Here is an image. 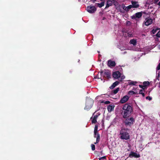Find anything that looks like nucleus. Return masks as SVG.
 <instances>
[{
  "mask_svg": "<svg viewBox=\"0 0 160 160\" xmlns=\"http://www.w3.org/2000/svg\"><path fill=\"white\" fill-rule=\"evenodd\" d=\"M95 78H98V79L99 78L98 77H98L97 76H96L95 77Z\"/></svg>",
  "mask_w": 160,
  "mask_h": 160,
  "instance_id": "09e8293b",
  "label": "nucleus"
},
{
  "mask_svg": "<svg viewBox=\"0 0 160 160\" xmlns=\"http://www.w3.org/2000/svg\"><path fill=\"white\" fill-rule=\"evenodd\" d=\"M99 160H102V159H100V158H99Z\"/></svg>",
  "mask_w": 160,
  "mask_h": 160,
  "instance_id": "864d4df0",
  "label": "nucleus"
},
{
  "mask_svg": "<svg viewBox=\"0 0 160 160\" xmlns=\"http://www.w3.org/2000/svg\"><path fill=\"white\" fill-rule=\"evenodd\" d=\"M120 78V81H122V80H123L125 78V77L123 75H122V76H121Z\"/></svg>",
  "mask_w": 160,
  "mask_h": 160,
  "instance_id": "7c9ffc66",
  "label": "nucleus"
},
{
  "mask_svg": "<svg viewBox=\"0 0 160 160\" xmlns=\"http://www.w3.org/2000/svg\"><path fill=\"white\" fill-rule=\"evenodd\" d=\"M132 8V6L131 5H129L127 7H126V8H125V11L128 12L129 10Z\"/></svg>",
  "mask_w": 160,
  "mask_h": 160,
  "instance_id": "5701e85b",
  "label": "nucleus"
},
{
  "mask_svg": "<svg viewBox=\"0 0 160 160\" xmlns=\"http://www.w3.org/2000/svg\"><path fill=\"white\" fill-rule=\"evenodd\" d=\"M107 3H108L109 5L111 6L113 4V2L112 1L110 0H108L107 1Z\"/></svg>",
  "mask_w": 160,
  "mask_h": 160,
  "instance_id": "393cba45",
  "label": "nucleus"
},
{
  "mask_svg": "<svg viewBox=\"0 0 160 160\" xmlns=\"http://www.w3.org/2000/svg\"><path fill=\"white\" fill-rule=\"evenodd\" d=\"M97 122V121L96 119L93 118V119L92 121V123H95Z\"/></svg>",
  "mask_w": 160,
  "mask_h": 160,
  "instance_id": "c756f323",
  "label": "nucleus"
},
{
  "mask_svg": "<svg viewBox=\"0 0 160 160\" xmlns=\"http://www.w3.org/2000/svg\"><path fill=\"white\" fill-rule=\"evenodd\" d=\"M110 6V5H109V4H108V3H107V4L105 9L108 8Z\"/></svg>",
  "mask_w": 160,
  "mask_h": 160,
  "instance_id": "4c0bfd02",
  "label": "nucleus"
},
{
  "mask_svg": "<svg viewBox=\"0 0 160 160\" xmlns=\"http://www.w3.org/2000/svg\"><path fill=\"white\" fill-rule=\"evenodd\" d=\"M129 156L131 158L134 157L136 158H138L140 157L139 154H138L136 152H132L129 155Z\"/></svg>",
  "mask_w": 160,
  "mask_h": 160,
  "instance_id": "1a4fd4ad",
  "label": "nucleus"
},
{
  "mask_svg": "<svg viewBox=\"0 0 160 160\" xmlns=\"http://www.w3.org/2000/svg\"><path fill=\"white\" fill-rule=\"evenodd\" d=\"M158 30V28H156L155 29H153L151 31L152 33L153 34H154L157 32V30Z\"/></svg>",
  "mask_w": 160,
  "mask_h": 160,
  "instance_id": "a878e982",
  "label": "nucleus"
},
{
  "mask_svg": "<svg viewBox=\"0 0 160 160\" xmlns=\"http://www.w3.org/2000/svg\"><path fill=\"white\" fill-rule=\"evenodd\" d=\"M139 86L140 88H142V89L145 90V89L146 88V87H145L143 85H139Z\"/></svg>",
  "mask_w": 160,
  "mask_h": 160,
  "instance_id": "c85d7f7f",
  "label": "nucleus"
},
{
  "mask_svg": "<svg viewBox=\"0 0 160 160\" xmlns=\"http://www.w3.org/2000/svg\"><path fill=\"white\" fill-rule=\"evenodd\" d=\"M116 9L118 12H120L121 13H125L124 10H122V8L121 6L119 4L118 5L116 8Z\"/></svg>",
  "mask_w": 160,
  "mask_h": 160,
  "instance_id": "f8f14e48",
  "label": "nucleus"
},
{
  "mask_svg": "<svg viewBox=\"0 0 160 160\" xmlns=\"http://www.w3.org/2000/svg\"><path fill=\"white\" fill-rule=\"evenodd\" d=\"M122 8V10H124V11H125V8H126V7L125 6L124 4H122V5H121Z\"/></svg>",
  "mask_w": 160,
  "mask_h": 160,
  "instance_id": "bb28decb",
  "label": "nucleus"
},
{
  "mask_svg": "<svg viewBox=\"0 0 160 160\" xmlns=\"http://www.w3.org/2000/svg\"><path fill=\"white\" fill-rule=\"evenodd\" d=\"M143 84L144 86L147 88V87L149 86L150 83V82L148 81H145L143 82Z\"/></svg>",
  "mask_w": 160,
  "mask_h": 160,
  "instance_id": "a211bd4d",
  "label": "nucleus"
},
{
  "mask_svg": "<svg viewBox=\"0 0 160 160\" xmlns=\"http://www.w3.org/2000/svg\"><path fill=\"white\" fill-rule=\"evenodd\" d=\"M105 2H102L101 3H97V4L99 8H101L102 6H104V5Z\"/></svg>",
  "mask_w": 160,
  "mask_h": 160,
  "instance_id": "4be33fe9",
  "label": "nucleus"
},
{
  "mask_svg": "<svg viewBox=\"0 0 160 160\" xmlns=\"http://www.w3.org/2000/svg\"><path fill=\"white\" fill-rule=\"evenodd\" d=\"M157 69L159 70L160 69V63H159L157 67Z\"/></svg>",
  "mask_w": 160,
  "mask_h": 160,
  "instance_id": "f704fd0d",
  "label": "nucleus"
},
{
  "mask_svg": "<svg viewBox=\"0 0 160 160\" xmlns=\"http://www.w3.org/2000/svg\"><path fill=\"white\" fill-rule=\"evenodd\" d=\"M129 92V93H132L133 94H138V93L137 92H135L133 91H130Z\"/></svg>",
  "mask_w": 160,
  "mask_h": 160,
  "instance_id": "473e14b6",
  "label": "nucleus"
},
{
  "mask_svg": "<svg viewBox=\"0 0 160 160\" xmlns=\"http://www.w3.org/2000/svg\"><path fill=\"white\" fill-rule=\"evenodd\" d=\"M128 130V128H121L120 132L121 139L128 140L130 138L129 134L127 132Z\"/></svg>",
  "mask_w": 160,
  "mask_h": 160,
  "instance_id": "f03ea898",
  "label": "nucleus"
},
{
  "mask_svg": "<svg viewBox=\"0 0 160 160\" xmlns=\"http://www.w3.org/2000/svg\"><path fill=\"white\" fill-rule=\"evenodd\" d=\"M158 4L159 5V6H160V1L158 3Z\"/></svg>",
  "mask_w": 160,
  "mask_h": 160,
  "instance_id": "37998d69",
  "label": "nucleus"
},
{
  "mask_svg": "<svg viewBox=\"0 0 160 160\" xmlns=\"http://www.w3.org/2000/svg\"><path fill=\"white\" fill-rule=\"evenodd\" d=\"M134 121V118L132 117L127 118L124 122V123L126 126H130L132 124Z\"/></svg>",
  "mask_w": 160,
  "mask_h": 160,
  "instance_id": "7ed1b4c3",
  "label": "nucleus"
},
{
  "mask_svg": "<svg viewBox=\"0 0 160 160\" xmlns=\"http://www.w3.org/2000/svg\"><path fill=\"white\" fill-rule=\"evenodd\" d=\"M92 107V105H89L88 103H87L84 108V109L88 111Z\"/></svg>",
  "mask_w": 160,
  "mask_h": 160,
  "instance_id": "2eb2a0df",
  "label": "nucleus"
},
{
  "mask_svg": "<svg viewBox=\"0 0 160 160\" xmlns=\"http://www.w3.org/2000/svg\"><path fill=\"white\" fill-rule=\"evenodd\" d=\"M132 112V107L129 104H125L123 106L121 114L123 118H126L131 115Z\"/></svg>",
  "mask_w": 160,
  "mask_h": 160,
  "instance_id": "f257e3e1",
  "label": "nucleus"
},
{
  "mask_svg": "<svg viewBox=\"0 0 160 160\" xmlns=\"http://www.w3.org/2000/svg\"><path fill=\"white\" fill-rule=\"evenodd\" d=\"M138 94H142V97H144L145 96V94L144 92H142V93H138Z\"/></svg>",
  "mask_w": 160,
  "mask_h": 160,
  "instance_id": "e433bc0d",
  "label": "nucleus"
},
{
  "mask_svg": "<svg viewBox=\"0 0 160 160\" xmlns=\"http://www.w3.org/2000/svg\"><path fill=\"white\" fill-rule=\"evenodd\" d=\"M158 48L160 49V44L158 45Z\"/></svg>",
  "mask_w": 160,
  "mask_h": 160,
  "instance_id": "3c124183",
  "label": "nucleus"
},
{
  "mask_svg": "<svg viewBox=\"0 0 160 160\" xmlns=\"http://www.w3.org/2000/svg\"><path fill=\"white\" fill-rule=\"evenodd\" d=\"M97 10L96 8L94 6L89 5L87 7V10L89 13H94Z\"/></svg>",
  "mask_w": 160,
  "mask_h": 160,
  "instance_id": "39448f33",
  "label": "nucleus"
},
{
  "mask_svg": "<svg viewBox=\"0 0 160 160\" xmlns=\"http://www.w3.org/2000/svg\"><path fill=\"white\" fill-rule=\"evenodd\" d=\"M128 23H130V22L129 21H128L127 22V24H128Z\"/></svg>",
  "mask_w": 160,
  "mask_h": 160,
  "instance_id": "c03bdc74",
  "label": "nucleus"
},
{
  "mask_svg": "<svg viewBox=\"0 0 160 160\" xmlns=\"http://www.w3.org/2000/svg\"><path fill=\"white\" fill-rule=\"evenodd\" d=\"M112 75L114 78L118 79L120 77L121 74L120 72L117 71L113 72L112 73Z\"/></svg>",
  "mask_w": 160,
  "mask_h": 160,
  "instance_id": "423d86ee",
  "label": "nucleus"
},
{
  "mask_svg": "<svg viewBox=\"0 0 160 160\" xmlns=\"http://www.w3.org/2000/svg\"><path fill=\"white\" fill-rule=\"evenodd\" d=\"M108 66L109 67H114L116 65V62L114 61H112L111 60L108 61Z\"/></svg>",
  "mask_w": 160,
  "mask_h": 160,
  "instance_id": "9b49d317",
  "label": "nucleus"
},
{
  "mask_svg": "<svg viewBox=\"0 0 160 160\" xmlns=\"http://www.w3.org/2000/svg\"><path fill=\"white\" fill-rule=\"evenodd\" d=\"M94 1H93V2H94L95 1H96V0H94Z\"/></svg>",
  "mask_w": 160,
  "mask_h": 160,
  "instance_id": "603ef678",
  "label": "nucleus"
},
{
  "mask_svg": "<svg viewBox=\"0 0 160 160\" xmlns=\"http://www.w3.org/2000/svg\"><path fill=\"white\" fill-rule=\"evenodd\" d=\"M110 102L109 101H105V102H104V103L106 104H109L110 103Z\"/></svg>",
  "mask_w": 160,
  "mask_h": 160,
  "instance_id": "c9c22d12",
  "label": "nucleus"
},
{
  "mask_svg": "<svg viewBox=\"0 0 160 160\" xmlns=\"http://www.w3.org/2000/svg\"><path fill=\"white\" fill-rule=\"evenodd\" d=\"M131 3L132 5V8H137L139 7V5L138 4V2L135 1H132Z\"/></svg>",
  "mask_w": 160,
  "mask_h": 160,
  "instance_id": "9d476101",
  "label": "nucleus"
},
{
  "mask_svg": "<svg viewBox=\"0 0 160 160\" xmlns=\"http://www.w3.org/2000/svg\"><path fill=\"white\" fill-rule=\"evenodd\" d=\"M101 1H102V2H104L105 1V0H100Z\"/></svg>",
  "mask_w": 160,
  "mask_h": 160,
  "instance_id": "8fccbe9b",
  "label": "nucleus"
},
{
  "mask_svg": "<svg viewBox=\"0 0 160 160\" xmlns=\"http://www.w3.org/2000/svg\"><path fill=\"white\" fill-rule=\"evenodd\" d=\"M100 159H106V156H103L101 158H100Z\"/></svg>",
  "mask_w": 160,
  "mask_h": 160,
  "instance_id": "79ce46f5",
  "label": "nucleus"
},
{
  "mask_svg": "<svg viewBox=\"0 0 160 160\" xmlns=\"http://www.w3.org/2000/svg\"><path fill=\"white\" fill-rule=\"evenodd\" d=\"M143 13L146 14V12H142V14Z\"/></svg>",
  "mask_w": 160,
  "mask_h": 160,
  "instance_id": "a18cd8bd",
  "label": "nucleus"
},
{
  "mask_svg": "<svg viewBox=\"0 0 160 160\" xmlns=\"http://www.w3.org/2000/svg\"><path fill=\"white\" fill-rule=\"evenodd\" d=\"M98 115H96L94 116L93 117V118L94 119H96L97 120V119L98 118Z\"/></svg>",
  "mask_w": 160,
  "mask_h": 160,
  "instance_id": "58836bf2",
  "label": "nucleus"
},
{
  "mask_svg": "<svg viewBox=\"0 0 160 160\" xmlns=\"http://www.w3.org/2000/svg\"><path fill=\"white\" fill-rule=\"evenodd\" d=\"M146 99H148L149 101L151 100H152V98L150 97L149 96H147L146 97Z\"/></svg>",
  "mask_w": 160,
  "mask_h": 160,
  "instance_id": "72a5a7b5",
  "label": "nucleus"
},
{
  "mask_svg": "<svg viewBox=\"0 0 160 160\" xmlns=\"http://www.w3.org/2000/svg\"><path fill=\"white\" fill-rule=\"evenodd\" d=\"M98 131V126L96 125L95 127L94 130V138L96 137V135L98 133L97 132Z\"/></svg>",
  "mask_w": 160,
  "mask_h": 160,
  "instance_id": "f3484780",
  "label": "nucleus"
},
{
  "mask_svg": "<svg viewBox=\"0 0 160 160\" xmlns=\"http://www.w3.org/2000/svg\"><path fill=\"white\" fill-rule=\"evenodd\" d=\"M137 83V82L133 81H131L129 82V85H135Z\"/></svg>",
  "mask_w": 160,
  "mask_h": 160,
  "instance_id": "b1692460",
  "label": "nucleus"
},
{
  "mask_svg": "<svg viewBox=\"0 0 160 160\" xmlns=\"http://www.w3.org/2000/svg\"><path fill=\"white\" fill-rule=\"evenodd\" d=\"M101 75L103 73L102 71H101L100 72Z\"/></svg>",
  "mask_w": 160,
  "mask_h": 160,
  "instance_id": "de8ad7c7",
  "label": "nucleus"
},
{
  "mask_svg": "<svg viewBox=\"0 0 160 160\" xmlns=\"http://www.w3.org/2000/svg\"><path fill=\"white\" fill-rule=\"evenodd\" d=\"M143 92H145V90H143V89H140L139 90V93H142Z\"/></svg>",
  "mask_w": 160,
  "mask_h": 160,
  "instance_id": "ea45409f",
  "label": "nucleus"
},
{
  "mask_svg": "<svg viewBox=\"0 0 160 160\" xmlns=\"http://www.w3.org/2000/svg\"><path fill=\"white\" fill-rule=\"evenodd\" d=\"M92 149V151H94L95 149V146L94 144H92L91 145Z\"/></svg>",
  "mask_w": 160,
  "mask_h": 160,
  "instance_id": "cd10ccee",
  "label": "nucleus"
},
{
  "mask_svg": "<svg viewBox=\"0 0 160 160\" xmlns=\"http://www.w3.org/2000/svg\"><path fill=\"white\" fill-rule=\"evenodd\" d=\"M129 99V97L127 95H125L122 98L120 101V102L121 103H124L125 102H126Z\"/></svg>",
  "mask_w": 160,
  "mask_h": 160,
  "instance_id": "6e6552de",
  "label": "nucleus"
},
{
  "mask_svg": "<svg viewBox=\"0 0 160 160\" xmlns=\"http://www.w3.org/2000/svg\"><path fill=\"white\" fill-rule=\"evenodd\" d=\"M100 136L99 134L98 133H97V139H96V142H94V144H96L97 143H98L100 141Z\"/></svg>",
  "mask_w": 160,
  "mask_h": 160,
  "instance_id": "6ab92c4d",
  "label": "nucleus"
},
{
  "mask_svg": "<svg viewBox=\"0 0 160 160\" xmlns=\"http://www.w3.org/2000/svg\"><path fill=\"white\" fill-rule=\"evenodd\" d=\"M158 87L160 88V82H159V85H158Z\"/></svg>",
  "mask_w": 160,
  "mask_h": 160,
  "instance_id": "49530a36",
  "label": "nucleus"
},
{
  "mask_svg": "<svg viewBox=\"0 0 160 160\" xmlns=\"http://www.w3.org/2000/svg\"><path fill=\"white\" fill-rule=\"evenodd\" d=\"M119 90V88H117L115 90L112 91V93L113 94H115L118 92Z\"/></svg>",
  "mask_w": 160,
  "mask_h": 160,
  "instance_id": "aec40b11",
  "label": "nucleus"
},
{
  "mask_svg": "<svg viewBox=\"0 0 160 160\" xmlns=\"http://www.w3.org/2000/svg\"><path fill=\"white\" fill-rule=\"evenodd\" d=\"M146 21L144 22V25L146 26H148L152 23V19L151 18H147Z\"/></svg>",
  "mask_w": 160,
  "mask_h": 160,
  "instance_id": "0eeeda50",
  "label": "nucleus"
},
{
  "mask_svg": "<svg viewBox=\"0 0 160 160\" xmlns=\"http://www.w3.org/2000/svg\"><path fill=\"white\" fill-rule=\"evenodd\" d=\"M159 0H154V3L155 4H157V3L159 1Z\"/></svg>",
  "mask_w": 160,
  "mask_h": 160,
  "instance_id": "a19ab883",
  "label": "nucleus"
},
{
  "mask_svg": "<svg viewBox=\"0 0 160 160\" xmlns=\"http://www.w3.org/2000/svg\"><path fill=\"white\" fill-rule=\"evenodd\" d=\"M142 15V12H136L133 15L131 16V18L132 19H135L136 20H137L138 19L140 18H141Z\"/></svg>",
  "mask_w": 160,
  "mask_h": 160,
  "instance_id": "20e7f679",
  "label": "nucleus"
},
{
  "mask_svg": "<svg viewBox=\"0 0 160 160\" xmlns=\"http://www.w3.org/2000/svg\"><path fill=\"white\" fill-rule=\"evenodd\" d=\"M114 106L109 105L108 107V110L109 112H111L114 109Z\"/></svg>",
  "mask_w": 160,
  "mask_h": 160,
  "instance_id": "dca6fc26",
  "label": "nucleus"
},
{
  "mask_svg": "<svg viewBox=\"0 0 160 160\" xmlns=\"http://www.w3.org/2000/svg\"><path fill=\"white\" fill-rule=\"evenodd\" d=\"M156 36L158 37H160V31H159L156 35Z\"/></svg>",
  "mask_w": 160,
  "mask_h": 160,
  "instance_id": "2f4dec72",
  "label": "nucleus"
},
{
  "mask_svg": "<svg viewBox=\"0 0 160 160\" xmlns=\"http://www.w3.org/2000/svg\"><path fill=\"white\" fill-rule=\"evenodd\" d=\"M130 42L131 44H133V45H135L137 43L136 40L134 39L131 40Z\"/></svg>",
  "mask_w": 160,
  "mask_h": 160,
  "instance_id": "412c9836",
  "label": "nucleus"
},
{
  "mask_svg": "<svg viewBox=\"0 0 160 160\" xmlns=\"http://www.w3.org/2000/svg\"><path fill=\"white\" fill-rule=\"evenodd\" d=\"M119 83V82L118 81H115L114 82L112 85L110 87V88L111 89H113L115 87L118 85Z\"/></svg>",
  "mask_w": 160,
  "mask_h": 160,
  "instance_id": "4468645a",
  "label": "nucleus"
},
{
  "mask_svg": "<svg viewBox=\"0 0 160 160\" xmlns=\"http://www.w3.org/2000/svg\"><path fill=\"white\" fill-rule=\"evenodd\" d=\"M104 77L108 79H109L111 78V73L109 72H104Z\"/></svg>",
  "mask_w": 160,
  "mask_h": 160,
  "instance_id": "ddd939ff",
  "label": "nucleus"
}]
</instances>
